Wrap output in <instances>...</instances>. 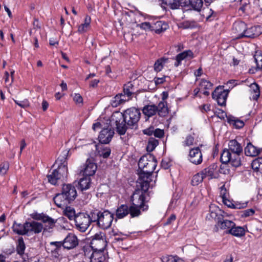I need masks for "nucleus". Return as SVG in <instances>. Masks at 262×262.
Returning <instances> with one entry per match:
<instances>
[{"label": "nucleus", "instance_id": "obj_19", "mask_svg": "<svg viewBox=\"0 0 262 262\" xmlns=\"http://www.w3.org/2000/svg\"><path fill=\"white\" fill-rule=\"evenodd\" d=\"M261 32V29L258 26L251 27L249 28L246 27L244 37L254 38L258 37Z\"/></svg>", "mask_w": 262, "mask_h": 262}, {"label": "nucleus", "instance_id": "obj_12", "mask_svg": "<svg viewBox=\"0 0 262 262\" xmlns=\"http://www.w3.org/2000/svg\"><path fill=\"white\" fill-rule=\"evenodd\" d=\"M246 24L242 21H235L232 26V32L236 39L244 37Z\"/></svg>", "mask_w": 262, "mask_h": 262}, {"label": "nucleus", "instance_id": "obj_26", "mask_svg": "<svg viewBox=\"0 0 262 262\" xmlns=\"http://www.w3.org/2000/svg\"><path fill=\"white\" fill-rule=\"evenodd\" d=\"M158 107L155 104L146 105L143 107V114L148 118L155 115L157 113Z\"/></svg>", "mask_w": 262, "mask_h": 262}, {"label": "nucleus", "instance_id": "obj_60", "mask_svg": "<svg viewBox=\"0 0 262 262\" xmlns=\"http://www.w3.org/2000/svg\"><path fill=\"white\" fill-rule=\"evenodd\" d=\"M176 219V216L174 214H171L167 220L165 225H170L172 222L174 221Z\"/></svg>", "mask_w": 262, "mask_h": 262}, {"label": "nucleus", "instance_id": "obj_17", "mask_svg": "<svg viewBox=\"0 0 262 262\" xmlns=\"http://www.w3.org/2000/svg\"><path fill=\"white\" fill-rule=\"evenodd\" d=\"M51 246V254L52 257L59 259L61 255L62 242H52Z\"/></svg>", "mask_w": 262, "mask_h": 262}, {"label": "nucleus", "instance_id": "obj_7", "mask_svg": "<svg viewBox=\"0 0 262 262\" xmlns=\"http://www.w3.org/2000/svg\"><path fill=\"white\" fill-rule=\"evenodd\" d=\"M105 234L99 232L96 233L91 242V247L93 251H103L106 246Z\"/></svg>", "mask_w": 262, "mask_h": 262}, {"label": "nucleus", "instance_id": "obj_29", "mask_svg": "<svg viewBox=\"0 0 262 262\" xmlns=\"http://www.w3.org/2000/svg\"><path fill=\"white\" fill-rule=\"evenodd\" d=\"M129 209L127 205H121L116 209V215L118 219H123L129 214Z\"/></svg>", "mask_w": 262, "mask_h": 262}, {"label": "nucleus", "instance_id": "obj_62", "mask_svg": "<svg viewBox=\"0 0 262 262\" xmlns=\"http://www.w3.org/2000/svg\"><path fill=\"white\" fill-rule=\"evenodd\" d=\"M91 21V17L89 15H86L85 17L84 24L86 25L87 26L90 27V24Z\"/></svg>", "mask_w": 262, "mask_h": 262}, {"label": "nucleus", "instance_id": "obj_54", "mask_svg": "<svg viewBox=\"0 0 262 262\" xmlns=\"http://www.w3.org/2000/svg\"><path fill=\"white\" fill-rule=\"evenodd\" d=\"M89 28V26L84 24H82L78 26V33L82 34L86 32Z\"/></svg>", "mask_w": 262, "mask_h": 262}, {"label": "nucleus", "instance_id": "obj_32", "mask_svg": "<svg viewBox=\"0 0 262 262\" xmlns=\"http://www.w3.org/2000/svg\"><path fill=\"white\" fill-rule=\"evenodd\" d=\"M216 167L217 166L215 164L210 165L201 171V174H202L205 178L209 177V179H212L214 170L216 169Z\"/></svg>", "mask_w": 262, "mask_h": 262}, {"label": "nucleus", "instance_id": "obj_30", "mask_svg": "<svg viewBox=\"0 0 262 262\" xmlns=\"http://www.w3.org/2000/svg\"><path fill=\"white\" fill-rule=\"evenodd\" d=\"M79 189L81 191L89 189L91 185V179L90 177L84 176L81 178L78 183Z\"/></svg>", "mask_w": 262, "mask_h": 262}, {"label": "nucleus", "instance_id": "obj_11", "mask_svg": "<svg viewBox=\"0 0 262 262\" xmlns=\"http://www.w3.org/2000/svg\"><path fill=\"white\" fill-rule=\"evenodd\" d=\"M114 135V129L111 125L106 128H103L100 132L99 136V141L102 144H107L112 140Z\"/></svg>", "mask_w": 262, "mask_h": 262}, {"label": "nucleus", "instance_id": "obj_1", "mask_svg": "<svg viewBox=\"0 0 262 262\" xmlns=\"http://www.w3.org/2000/svg\"><path fill=\"white\" fill-rule=\"evenodd\" d=\"M140 117V110L135 107H131L125 110L123 113H114L111 117V121L115 122L117 132L120 135H123L127 128H137Z\"/></svg>", "mask_w": 262, "mask_h": 262}, {"label": "nucleus", "instance_id": "obj_31", "mask_svg": "<svg viewBox=\"0 0 262 262\" xmlns=\"http://www.w3.org/2000/svg\"><path fill=\"white\" fill-rule=\"evenodd\" d=\"M259 150L251 143H248L245 148V155L249 157H255L259 153Z\"/></svg>", "mask_w": 262, "mask_h": 262}, {"label": "nucleus", "instance_id": "obj_63", "mask_svg": "<svg viewBox=\"0 0 262 262\" xmlns=\"http://www.w3.org/2000/svg\"><path fill=\"white\" fill-rule=\"evenodd\" d=\"M99 80L98 79H94L90 82V86L92 88H95L97 86Z\"/></svg>", "mask_w": 262, "mask_h": 262}, {"label": "nucleus", "instance_id": "obj_33", "mask_svg": "<svg viewBox=\"0 0 262 262\" xmlns=\"http://www.w3.org/2000/svg\"><path fill=\"white\" fill-rule=\"evenodd\" d=\"M157 113L161 117H165L168 114V108L165 101H161L157 106Z\"/></svg>", "mask_w": 262, "mask_h": 262}, {"label": "nucleus", "instance_id": "obj_50", "mask_svg": "<svg viewBox=\"0 0 262 262\" xmlns=\"http://www.w3.org/2000/svg\"><path fill=\"white\" fill-rule=\"evenodd\" d=\"M200 85L201 87V88L207 90L211 89L213 84L211 82L205 79H202L201 80Z\"/></svg>", "mask_w": 262, "mask_h": 262}, {"label": "nucleus", "instance_id": "obj_46", "mask_svg": "<svg viewBox=\"0 0 262 262\" xmlns=\"http://www.w3.org/2000/svg\"><path fill=\"white\" fill-rule=\"evenodd\" d=\"M101 212L98 210H94L91 211L90 214H88L90 223L92 222H97L98 225L100 215Z\"/></svg>", "mask_w": 262, "mask_h": 262}, {"label": "nucleus", "instance_id": "obj_16", "mask_svg": "<svg viewBox=\"0 0 262 262\" xmlns=\"http://www.w3.org/2000/svg\"><path fill=\"white\" fill-rule=\"evenodd\" d=\"M78 244V241L73 233H69L62 242V247L67 249H71L76 247Z\"/></svg>", "mask_w": 262, "mask_h": 262}, {"label": "nucleus", "instance_id": "obj_27", "mask_svg": "<svg viewBox=\"0 0 262 262\" xmlns=\"http://www.w3.org/2000/svg\"><path fill=\"white\" fill-rule=\"evenodd\" d=\"M223 202L225 205H226L227 207L231 208H234V209H242L244 208L247 206L248 202H236L233 203L231 201H230L229 200L225 199L223 198Z\"/></svg>", "mask_w": 262, "mask_h": 262}, {"label": "nucleus", "instance_id": "obj_35", "mask_svg": "<svg viewBox=\"0 0 262 262\" xmlns=\"http://www.w3.org/2000/svg\"><path fill=\"white\" fill-rule=\"evenodd\" d=\"M249 91L251 94V98L253 100H256L260 95L259 87L255 83H252L250 86Z\"/></svg>", "mask_w": 262, "mask_h": 262}, {"label": "nucleus", "instance_id": "obj_28", "mask_svg": "<svg viewBox=\"0 0 262 262\" xmlns=\"http://www.w3.org/2000/svg\"><path fill=\"white\" fill-rule=\"evenodd\" d=\"M168 27V25L162 21H157L151 25V30L155 31L157 34L165 31Z\"/></svg>", "mask_w": 262, "mask_h": 262}, {"label": "nucleus", "instance_id": "obj_3", "mask_svg": "<svg viewBox=\"0 0 262 262\" xmlns=\"http://www.w3.org/2000/svg\"><path fill=\"white\" fill-rule=\"evenodd\" d=\"M243 147L236 140H231L228 143V148L224 149L221 155L220 160L222 163H230L235 167L241 165V156Z\"/></svg>", "mask_w": 262, "mask_h": 262}, {"label": "nucleus", "instance_id": "obj_49", "mask_svg": "<svg viewBox=\"0 0 262 262\" xmlns=\"http://www.w3.org/2000/svg\"><path fill=\"white\" fill-rule=\"evenodd\" d=\"M254 59L256 63L257 69L258 70H262V54L257 53L254 56Z\"/></svg>", "mask_w": 262, "mask_h": 262}, {"label": "nucleus", "instance_id": "obj_8", "mask_svg": "<svg viewBox=\"0 0 262 262\" xmlns=\"http://www.w3.org/2000/svg\"><path fill=\"white\" fill-rule=\"evenodd\" d=\"M75 222L76 228L82 232H85L91 225L88 214L85 212L77 214Z\"/></svg>", "mask_w": 262, "mask_h": 262}, {"label": "nucleus", "instance_id": "obj_14", "mask_svg": "<svg viewBox=\"0 0 262 262\" xmlns=\"http://www.w3.org/2000/svg\"><path fill=\"white\" fill-rule=\"evenodd\" d=\"M188 159L190 162L195 165H199L202 162V153L199 147H197L190 150Z\"/></svg>", "mask_w": 262, "mask_h": 262}, {"label": "nucleus", "instance_id": "obj_57", "mask_svg": "<svg viewBox=\"0 0 262 262\" xmlns=\"http://www.w3.org/2000/svg\"><path fill=\"white\" fill-rule=\"evenodd\" d=\"M164 132L163 129H161L159 128L155 129V131L154 133V136L157 138H162L164 136Z\"/></svg>", "mask_w": 262, "mask_h": 262}, {"label": "nucleus", "instance_id": "obj_40", "mask_svg": "<svg viewBox=\"0 0 262 262\" xmlns=\"http://www.w3.org/2000/svg\"><path fill=\"white\" fill-rule=\"evenodd\" d=\"M218 208L216 207L214 205H211L210 206V213L207 216V217L209 219H214L217 221V219L219 217H223L222 215H219L218 212L219 211Z\"/></svg>", "mask_w": 262, "mask_h": 262}, {"label": "nucleus", "instance_id": "obj_47", "mask_svg": "<svg viewBox=\"0 0 262 262\" xmlns=\"http://www.w3.org/2000/svg\"><path fill=\"white\" fill-rule=\"evenodd\" d=\"M162 262H183L178 256L167 255L162 258Z\"/></svg>", "mask_w": 262, "mask_h": 262}, {"label": "nucleus", "instance_id": "obj_24", "mask_svg": "<svg viewBox=\"0 0 262 262\" xmlns=\"http://www.w3.org/2000/svg\"><path fill=\"white\" fill-rule=\"evenodd\" d=\"M90 259V262H106L104 251H93Z\"/></svg>", "mask_w": 262, "mask_h": 262}, {"label": "nucleus", "instance_id": "obj_61", "mask_svg": "<svg viewBox=\"0 0 262 262\" xmlns=\"http://www.w3.org/2000/svg\"><path fill=\"white\" fill-rule=\"evenodd\" d=\"M236 84V80H230L226 83L227 85H228L229 88H232Z\"/></svg>", "mask_w": 262, "mask_h": 262}, {"label": "nucleus", "instance_id": "obj_64", "mask_svg": "<svg viewBox=\"0 0 262 262\" xmlns=\"http://www.w3.org/2000/svg\"><path fill=\"white\" fill-rule=\"evenodd\" d=\"M155 83L156 85L163 83L164 81V78H156L155 79Z\"/></svg>", "mask_w": 262, "mask_h": 262}, {"label": "nucleus", "instance_id": "obj_9", "mask_svg": "<svg viewBox=\"0 0 262 262\" xmlns=\"http://www.w3.org/2000/svg\"><path fill=\"white\" fill-rule=\"evenodd\" d=\"M228 91L223 90L221 87H217L212 92V98L216 100L220 106H225Z\"/></svg>", "mask_w": 262, "mask_h": 262}, {"label": "nucleus", "instance_id": "obj_48", "mask_svg": "<svg viewBox=\"0 0 262 262\" xmlns=\"http://www.w3.org/2000/svg\"><path fill=\"white\" fill-rule=\"evenodd\" d=\"M205 178L202 174H201V172L195 174L192 178L191 183L193 186H197L201 183H202Z\"/></svg>", "mask_w": 262, "mask_h": 262}, {"label": "nucleus", "instance_id": "obj_25", "mask_svg": "<svg viewBox=\"0 0 262 262\" xmlns=\"http://www.w3.org/2000/svg\"><path fill=\"white\" fill-rule=\"evenodd\" d=\"M13 231L15 233L24 235L27 234V222L24 224H18L14 222L12 227Z\"/></svg>", "mask_w": 262, "mask_h": 262}, {"label": "nucleus", "instance_id": "obj_13", "mask_svg": "<svg viewBox=\"0 0 262 262\" xmlns=\"http://www.w3.org/2000/svg\"><path fill=\"white\" fill-rule=\"evenodd\" d=\"M61 192L70 202L73 201L77 196L76 188L72 184H63L62 187Z\"/></svg>", "mask_w": 262, "mask_h": 262}, {"label": "nucleus", "instance_id": "obj_21", "mask_svg": "<svg viewBox=\"0 0 262 262\" xmlns=\"http://www.w3.org/2000/svg\"><path fill=\"white\" fill-rule=\"evenodd\" d=\"M193 57V53L190 50L184 51L177 55L174 66L177 67L181 64V61L184 59H189Z\"/></svg>", "mask_w": 262, "mask_h": 262}, {"label": "nucleus", "instance_id": "obj_38", "mask_svg": "<svg viewBox=\"0 0 262 262\" xmlns=\"http://www.w3.org/2000/svg\"><path fill=\"white\" fill-rule=\"evenodd\" d=\"M26 249V245L22 237H19L16 242V251L18 254L22 256Z\"/></svg>", "mask_w": 262, "mask_h": 262}, {"label": "nucleus", "instance_id": "obj_4", "mask_svg": "<svg viewBox=\"0 0 262 262\" xmlns=\"http://www.w3.org/2000/svg\"><path fill=\"white\" fill-rule=\"evenodd\" d=\"M31 216L34 220H41L45 224V226L43 227L41 223L34 221L27 222V235L38 234L43 230L45 231L52 229L56 223L54 219L42 213L34 212L31 214Z\"/></svg>", "mask_w": 262, "mask_h": 262}, {"label": "nucleus", "instance_id": "obj_42", "mask_svg": "<svg viewBox=\"0 0 262 262\" xmlns=\"http://www.w3.org/2000/svg\"><path fill=\"white\" fill-rule=\"evenodd\" d=\"M168 61V58L164 57L157 60L154 64L155 70L157 72L161 71L163 69L164 65L167 63Z\"/></svg>", "mask_w": 262, "mask_h": 262}, {"label": "nucleus", "instance_id": "obj_52", "mask_svg": "<svg viewBox=\"0 0 262 262\" xmlns=\"http://www.w3.org/2000/svg\"><path fill=\"white\" fill-rule=\"evenodd\" d=\"M9 169V163L8 162L2 163L0 165L1 173L5 174Z\"/></svg>", "mask_w": 262, "mask_h": 262}, {"label": "nucleus", "instance_id": "obj_22", "mask_svg": "<svg viewBox=\"0 0 262 262\" xmlns=\"http://www.w3.org/2000/svg\"><path fill=\"white\" fill-rule=\"evenodd\" d=\"M161 7L166 10L167 8L171 9H178L180 6V0H161Z\"/></svg>", "mask_w": 262, "mask_h": 262}, {"label": "nucleus", "instance_id": "obj_34", "mask_svg": "<svg viewBox=\"0 0 262 262\" xmlns=\"http://www.w3.org/2000/svg\"><path fill=\"white\" fill-rule=\"evenodd\" d=\"M229 234L236 237H242L245 234V229L241 226H236L234 223V226L229 230Z\"/></svg>", "mask_w": 262, "mask_h": 262}, {"label": "nucleus", "instance_id": "obj_53", "mask_svg": "<svg viewBox=\"0 0 262 262\" xmlns=\"http://www.w3.org/2000/svg\"><path fill=\"white\" fill-rule=\"evenodd\" d=\"M14 102L16 104L23 108H26L29 106V101L26 99L21 101L14 100Z\"/></svg>", "mask_w": 262, "mask_h": 262}, {"label": "nucleus", "instance_id": "obj_20", "mask_svg": "<svg viewBox=\"0 0 262 262\" xmlns=\"http://www.w3.org/2000/svg\"><path fill=\"white\" fill-rule=\"evenodd\" d=\"M53 201L56 205L59 208L67 206L69 204L71 203L62 192L56 194L53 198Z\"/></svg>", "mask_w": 262, "mask_h": 262}, {"label": "nucleus", "instance_id": "obj_15", "mask_svg": "<svg viewBox=\"0 0 262 262\" xmlns=\"http://www.w3.org/2000/svg\"><path fill=\"white\" fill-rule=\"evenodd\" d=\"M233 226H234V222L230 220H224L221 217H218L217 222L215 225L217 230H223L226 234H229V230Z\"/></svg>", "mask_w": 262, "mask_h": 262}, {"label": "nucleus", "instance_id": "obj_58", "mask_svg": "<svg viewBox=\"0 0 262 262\" xmlns=\"http://www.w3.org/2000/svg\"><path fill=\"white\" fill-rule=\"evenodd\" d=\"M73 100L77 104H82L83 102L82 97L79 94H75Z\"/></svg>", "mask_w": 262, "mask_h": 262}, {"label": "nucleus", "instance_id": "obj_55", "mask_svg": "<svg viewBox=\"0 0 262 262\" xmlns=\"http://www.w3.org/2000/svg\"><path fill=\"white\" fill-rule=\"evenodd\" d=\"M155 128L152 126H149L148 128L143 130L142 132L144 135L148 136H152L154 135Z\"/></svg>", "mask_w": 262, "mask_h": 262}, {"label": "nucleus", "instance_id": "obj_18", "mask_svg": "<svg viewBox=\"0 0 262 262\" xmlns=\"http://www.w3.org/2000/svg\"><path fill=\"white\" fill-rule=\"evenodd\" d=\"M97 170V165L91 161H86L84 168L81 170L80 172H83V176L91 177L93 176Z\"/></svg>", "mask_w": 262, "mask_h": 262}, {"label": "nucleus", "instance_id": "obj_45", "mask_svg": "<svg viewBox=\"0 0 262 262\" xmlns=\"http://www.w3.org/2000/svg\"><path fill=\"white\" fill-rule=\"evenodd\" d=\"M64 215L68 217L69 220L75 221L76 215L75 209L71 207H67L64 210Z\"/></svg>", "mask_w": 262, "mask_h": 262}, {"label": "nucleus", "instance_id": "obj_37", "mask_svg": "<svg viewBox=\"0 0 262 262\" xmlns=\"http://www.w3.org/2000/svg\"><path fill=\"white\" fill-rule=\"evenodd\" d=\"M96 147L100 156L105 159L110 156L111 150L109 147H104L102 143L98 145Z\"/></svg>", "mask_w": 262, "mask_h": 262}, {"label": "nucleus", "instance_id": "obj_36", "mask_svg": "<svg viewBox=\"0 0 262 262\" xmlns=\"http://www.w3.org/2000/svg\"><path fill=\"white\" fill-rule=\"evenodd\" d=\"M126 101H127L126 98L122 94H119L113 98L111 104L113 107H116Z\"/></svg>", "mask_w": 262, "mask_h": 262}, {"label": "nucleus", "instance_id": "obj_23", "mask_svg": "<svg viewBox=\"0 0 262 262\" xmlns=\"http://www.w3.org/2000/svg\"><path fill=\"white\" fill-rule=\"evenodd\" d=\"M227 121L229 124L236 129H240L244 127L245 123L243 121L232 115L226 116Z\"/></svg>", "mask_w": 262, "mask_h": 262}, {"label": "nucleus", "instance_id": "obj_44", "mask_svg": "<svg viewBox=\"0 0 262 262\" xmlns=\"http://www.w3.org/2000/svg\"><path fill=\"white\" fill-rule=\"evenodd\" d=\"M158 144L159 141L158 140L154 138H150L148 140V144L146 146L147 151L148 152H151L153 151L157 146Z\"/></svg>", "mask_w": 262, "mask_h": 262}, {"label": "nucleus", "instance_id": "obj_6", "mask_svg": "<svg viewBox=\"0 0 262 262\" xmlns=\"http://www.w3.org/2000/svg\"><path fill=\"white\" fill-rule=\"evenodd\" d=\"M68 173L67 163H63L47 176L48 182L52 185H56L58 181L67 178Z\"/></svg>", "mask_w": 262, "mask_h": 262}, {"label": "nucleus", "instance_id": "obj_41", "mask_svg": "<svg viewBox=\"0 0 262 262\" xmlns=\"http://www.w3.org/2000/svg\"><path fill=\"white\" fill-rule=\"evenodd\" d=\"M252 169L262 174V158L259 157L254 160L251 164Z\"/></svg>", "mask_w": 262, "mask_h": 262}, {"label": "nucleus", "instance_id": "obj_43", "mask_svg": "<svg viewBox=\"0 0 262 262\" xmlns=\"http://www.w3.org/2000/svg\"><path fill=\"white\" fill-rule=\"evenodd\" d=\"M189 4L193 10L200 11L203 6V0H189Z\"/></svg>", "mask_w": 262, "mask_h": 262}, {"label": "nucleus", "instance_id": "obj_2", "mask_svg": "<svg viewBox=\"0 0 262 262\" xmlns=\"http://www.w3.org/2000/svg\"><path fill=\"white\" fill-rule=\"evenodd\" d=\"M157 164L155 157L150 154L142 156L138 162L139 178L137 181V186L144 191H147L150 187H152L155 182H153L152 173Z\"/></svg>", "mask_w": 262, "mask_h": 262}, {"label": "nucleus", "instance_id": "obj_51", "mask_svg": "<svg viewBox=\"0 0 262 262\" xmlns=\"http://www.w3.org/2000/svg\"><path fill=\"white\" fill-rule=\"evenodd\" d=\"M193 142L194 138L191 135H188L186 137L183 143V145L185 146H189L193 145Z\"/></svg>", "mask_w": 262, "mask_h": 262}, {"label": "nucleus", "instance_id": "obj_56", "mask_svg": "<svg viewBox=\"0 0 262 262\" xmlns=\"http://www.w3.org/2000/svg\"><path fill=\"white\" fill-rule=\"evenodd\" d=\"M254 212H255V211L253 209H248L244 210L243 212L242 216L243 217H246L248 216H250L253 215Z\"/></svg>", "mask_w": 262, "mask_h": 262}, {"label": "nucleus", "instance_id": "obj_10", "mask_svg": "<svg viewBox=\"0 0 262 262\" xmlns=\"http://www.w3.org/2000/svg\"><path fill=\"white\" fill-rule=\"evenodd\" d=\"M98 226L104 229L110 227L114 220L113 214L107 210L101 212Z\"/></svg>", "mask_w": 262, "mask_h": 262}, {"label": "nucleus", "instance_id": "obj_39", "mask_svg": "<svg viewBox=\"0 0 262 262\" xmlns=\"http://www.w3.org/2000/svg\"><path fill=\"white\" fill-rule=\"evenodd\" d=\"M134 88L133 84L128 82L124 85L123 88V96H124L125 98L127 97V100H128L132 94L134 93Z\"/></svg>", "mask_w": 262, "mask_h": 262}, {"label": "nucleus", "instance_id": "obj_5", "mask_svg": "<svg viewBox=\"0 0 262 262\" xmlns=\"http://www.w3.org/2000/svg\"><path fill=\"white\" fill-rule=\"evenodd\" d=\"M142 189L136 190L131 197L132 205L129 207L130 216L132 217L138 216L141 214V210L144 211L148 209V206L145 202V193Z\"/></svg>", "mask_w": 262, "mask_h": 262}, {"label": "nucleus", "instance_id": "obj_59", "mask_svg": "<svg viewBox=\"0 0 262 262\" xmlns=\"http://www.w3.org/2000/svg\"><path fill=\"white\" fill-rule=\"evenodd\" d=\"M140 28L144 30H151V25L148 22H145L140 25Z\"/></svg>", "mask_w": 262, "mask_h": 262}]
</instances>
